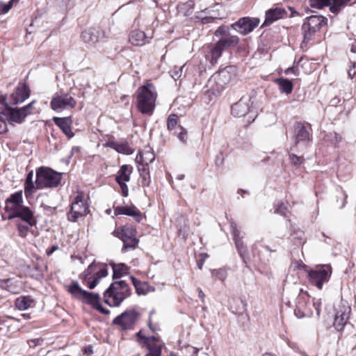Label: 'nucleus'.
Segmentation results:
<instances>
[{
    "instance_id": "nucleus-61",
    "label": "nucleus",
    "mask_w": 356,
    "mask_h": 356,
    "mask_svg": "<svg viewBox=\"0 0 356 356\" xmlns=\"http://www.w3.org/2000/svg\"><path fill=\"white\" fill-rule=\"evenodd\" d=\"M58 249V246L57 245H52L51 248H48L47 250V254L48 256H50L55 251H56Z\"/></svg>"
},
{
    "instance_id": "nucleus-45",
    "label": "nucleus",
    "mask_w": 356,
    "mask_h": 356,
    "mask_svg": "<svg viewBox=\"0 0 356 356\" xmlns=\"http://www.w3.org/2000/svg\"><path fill=\"white\" fill-rule=\"evenodd\" d=\"M211 273L221 281H224L227 276V272L224 269L221 268L218 270H211Z\"/></svg>"
},
{
    "instance_id": "nucleus-7",
    "label": "nucleus",
    "mask_w": 356,
    "mask_h": 356,
    "mask_svg": "<svg viewBox=\"0 0 356 356\" xmlns=\"http://www.w3.org/2000/svg\"><path fill=\"white\" fill-rule=\"evenodd\" d=\"M67 291L75 298L95 309L100 302L99 293L88 292L83 290L77 281H72L69 285Z\"/></svg>"
},
{
    "instance_id": "nucleus-48",
    "label": "nucleus",
    "mask_w": 356,
    "mask_h": 356,
    "mask_svg": "<svg viewBox=\"0 0 356 356\" xmlns=\"http://www.w3.org/2000/svg\"><path fill=\"white\" fill-rule=\"evenodd\" d=\"M275 213H279L282 216H285L287 213V207L286 206H284V204H282V203H278L276 205Z\"/></svg>"
},
{
    "instance_id": "nucleus-13",
    "label": "nucleus",
    "mask_w": 356,
    "mask_h": 356,
    "mask_svg": "<svg viewBox=\"0 0 356 356\" xmlns=\"http://www.w3.org/2000/svg\"><path fill=\"white\" fill-rule=\"evenodd\" d=\"M260 20L257 17H244L231 25L232 29L242 35H247L259 26Z\"/></svg>"
},
{
    "instance_id": "nucleus-41",
    "label": "nucleus",
    "mask_w": 356,
    "mask_h": 356,
    "mask_svg": "<svg viewBox=\"0 0 356 356\" xmlns=\"http://www.w3.org/2000/svg\"><path fill=\"white\" fill-rule=\"evenodd\" d=\"M307 300H309V297L307 293H300L297 298L296 307L300 309H306Z\"/></svg>"
},
{
    "instance_id": "nucleus-17",
    "label": "nucleus",
    "mask_w": 356,
    "mask_h": 356,
    "mask_svg": "<svg viewBox=\"0 0 356 356\" xmlns=\"http://www.w3.org/2000/svg\"><path fill=\"white\" fill-rule=\"evenodd\" d=\"M294 146L298 147V145H301L306 147L312 140V137L306 127L301 122H296L294 125Z\"/></svg>"
},
{
    "instance_id": "nucleus-23",
    "label": "nucleus",
    "mask_w": 356,
    "mask_h": 356,
    "mask_svg": "<svg viewBox=\"0 0 356 356\" xmlns=\"http://www.w3.org/2000/svg\"><path fill=\"white\" fill-rule=\"evenodd\" d=\"M114 213L115 216L126 215L134 217L138 222L142 218L141 212L135 206L116 207L114 208Z\"/></svg>"
},
{
    "instance_id": "nucleus-64",
    "label": "nucleus",
    "mask_w": 356,
    "mask_h": 356,
    "mask_svg": "<svg viewBox=\"0 0 356 356\" xmlns=\"http://www.w3.org/2000/svg\"><path fill=\"white\" fill-rule=\"evenodd\" d=\"M197 291H198V296H199V298L202 300V302H204L205 295L203 293L202 289L201 288H198L197 289Z\"/></svg>"
},
{
    "instance_id": "nucleus-58",
    "label": "nucleus",
    "mask_w": 356,
    "mask_h": 356,
    "mask_svg": "<svg viewBox=\"0 0 356 356\" xmlns=\"http://www.w3.org/2000/svg\"><path fill=\"white\" fill-rule=\"evenodd\" d=\"M348 76L350 79H353L356 74L355 63H351V65L349 67Z\"/></svg>"
},
{
    "instance_id": "nucleus-25",
    "label": "nucleus",
    "mask_w": 356,
    "mask_h": 356,
    "mask_svg": "<svg viewBox=\"0 0 356 356\" xmlns=\"http://www.w3.org/2000/svg\"><path fill=\"white\" fill-rule=\"evenodd\" d=\"M102 35L101 31L96 28H89L82 32L81 37L83 42L88 45L96 44Z\"/></svg>"
},
{
    "instance_id": "nucleus-18",
    "label": "nucleus",
    "mask_w": 356,
    "mask_h": 356,
    "mask_svg": "<svg viewBox=\"0 0 356 356\" xmlns=\"http://www.w3.org/2000/svg\"><path fill=\"white\" fill-rule=\"evenodd\" d=\"M23 195L22 191H17L11 194L5 201V211L9 214H13L19 208L22 207Z\"/></svg>"
},
{
    "instance_id": "nucleus-49",
    "label": "nucleus",
    "mask_w": 356,
    "mask_h": 356,
    "mask_svg": "<svg viewBox=\"0 0 356 356\" xmlns=\"http://www.w3.org/2000/svg\"><path fill=\"white\" fill-rule=\"evenodd\" d=\"M12 8V2L4 3L0 1V15L7 13Z\"/></svg>"
},
{
    "instance_id": "nucleus-50",
    "label": "nucleus",
    "mask_w": 356,
    "mask_h": 356,
    "mask_svg": "<svg viewBox=\"0 0 356 356\" xmlns=\"http://www.w3.org/2000/svg\"><path fill=\"white\" fill-rule=\"evenodd\" d=\"M116 182L119 184L120 187L122 196L127 197L129 195V188L127 185L126 184L127 181H116Z\"/></svg>"
},
{
    "instance_id": "nucleus-55",
    "label": "nucleus",
    "mask_w": 356,
    "mask_h": 356,
    "mask_svg": "<svg viewBox=\"0 0 356 356\" xmlns=\"http://www.w3.org/2000/svg\"><path fill=\"white\" fill-rule=\"evenodd\" d=\"M138 170L140 175L145 174V172H149V165H146L145 163H138Z\"/></svg>"
},
{
    "instance_id": "nucleus-38",
    "label": "nucleus",
    "mask_w": 356,
    "mask_h": 356,
    "mask_svg": "<svg viewBox=\"0 0 356 356\" xmlns=\"http://www.w3.org/2000/svg\"><path fill=\"white\" fill-rule=\"evenodd\" d=\"M123 241V246L122 252H125L129 250H134L139 242L138 239L136 238V236H134L131 238L124 239Z\"/></svg>"
},
{
    "instance_id": "nucleus-12",
    "label": "nucleus",
    "mask_w": 356,
    "mask_h": 356,
    "mask_svg": "<svg viewBox=\"0 0 356 356\" xmlns=\"http://www.w3.org/2000/svg\"><path fill=\"white\" fill-rule=\"evenodd\" d=\"M139 313L134 309L127 310L115 317L113 323L119 325L122 330H131L139 318Z\"/></svg>"
},
{
    "instance_id": "nucleus-63",
    "label": "nucleus",
    "mask_w": 356,
    "mask_h": 356,
    "mask_svg": "<svg viewBox=\"0 0 356 356\" xmlns=\"http://www.w3.org/2000/svg\"><path fill=\"white\" fill-rule=\"evenodd\" d=\"M33 171H30L26 176L25 183H31V184L33 183Z\"/></svg>"
},
{
    "instance_id": "nucleus-4",
    "label": "nucleus",
    "mask_w": 356,
    "mask_h": 356,
    "mask_svg": "<svg viewBox=\"0 0 356 356\" xmlns=\"http://www.w3.org/2000/svg\"><path fill=\"white\" fill-rule=\"evenodd\" d=\"M108 275V270L106 264L94 261L81 274L80 279L83 285L90 289H93L100 280Z\"/></svg>"
},
{
    "instance_id": "nucleus-57",
    "label": "nucleus",
    "mask_w": 356,
    "mask_h": 356,
    "mask_svg": "<svg viewBox=\"0 0 356 356\" xmlns=\"http://www.w3.org/2000/svg\"><path fill=\"white\" fill-rule=\"evenodd\" d=\"M7 131V124L5 119L0 116V134H4Z\"/></svg>"
},
{
    "instance_id": "nucleus-30",
    "label": "nucleus",
    "mask_w": 356,
    "mask_h": 356,
    "mask_svg": "<svg viewBox=\"0 0 356 356\" xmlns=\"http://www.w3.org/2000/svg\"><path fill=\"white\" fill-rule=\"evenodd\" d=\"M113 269V279L117 280L129 273V268L124 264H111Z\"/></svg>"
},
{
    "instance_id": "nucleus-26",
    "label": "nucleus",
    "mask_w": 356,
    "mask_h": 356,
    "mask_svg": "<svg viewBox=\"0 0 356 356\" xmlns=\"http://www.w3.org/2000/svg\"><path fill=\"white\" fill-rule=\"evenodd\" d=\"M105 145L115 149L120 154L129 155L133 153V149L127 142L117 143L115 141H108Z\"/></svg>"
},
{
    "instance_id": "nucleus-14",
    "label": "nucleus",
    "mask_w": 356,
    "mask_h": 356,
    "mask_svg": "<svg viewBox=\"0 0 356 356\" xmlns=\"http://www.w3.org/2000/svg\"><path fill=\"white\" fill-rule=\"evenodd\" d=\"M215 35L219 38L218 42L225 49L236 46L239 41L238 36L232 35L229 32V28L221 26L217 29L215 31Z\"/></svg>"
},
{
    "instance_id": "nucleus-21",
    "label": "nucleus",
    "mask_w": 356,
    "mask_h": 356,
    "mask_svg": "<svg viewBox=\"0 0 356 356\" xmlns=\"http://www.w3.org/2000/svg\"><path fill=\"white\" fill-rule=\"evenodd\" d=\"M29 95V86L25 83H19L15 91L11 95V99L14 104H18L28 99Z\"/></svg>"
},
{
    "instance_id": "nucleus-8",
    "label": "nucleus",
    "mask_w": 356,
    "mask_h": 356,
    "mask_svg": "<svg viewBox=\"0 0 356 356\" xmlns=\"http://www.w3.org/2000/svg\"><path fill=\"white\" fill-rule=\"evenodd\" d=\"M332 273V268L330 264L317 266L307 271L309 282L318 289H322L323 284L330 280Z\"/></svg>"
},
{
    "instance_id": "nucleus-19",
    "label": "nucleus",
    "mask_w": 356,
    "mask_h": 356,
    "mask_svg": "<svg viewBox=\"0 0 356 356\" xmlns=\"http://www.w3.org/2000/svg\"><path fill=\"white\" fill-rule=\"evenodd\" d=\"M250 99L248 97H242L238 102L232 106V114L238 118L245 116L246 114L252 113L250 107Z\"/></svg>"
},
{
    "instance_id": "nucleus-15",
    "label": "nucleus",
    "mask_w": 356,
    "mask_h": 356,
    "mask_svg": "<svg viewBox=\"0 0 356 356\" xmlns=\"http://www.w3.org/2000/svg\"><path fill=\"white\" fill-rule=\"evenodd\" d=\"M76 104V100L68 93L56 94L51 101V107L56 111L74 108Z\"/></svg>"
},
{
    "instance_id": "nucleus-43",
    "label": "nucleus",
    "mask_w": 356,
    "mask_h": 356,
    "mask_svg": "<svg viewBox=\"0 0 356 356\" xmlns=\"http://www.w3.org/2000/svg\"><path fill=\"white\" fill-rule=\"evenodd\" d=\"M174 134H176L177 138L182 142H185L187 139V131L181 126H178L176 128Z\"/></svg>"
},
{
    "instance_id": "nucleus-56",
    "label": "nucleus",
    "mask_w": 356,
    "mask_h": 356,
    "mask_svg": "<svg viewBox=\"0 0 356 356\" xmlns=\"http://www.w3.org/2000/svg\"><path fill=\"white\" fill-rule=\"evenodd\" d=\"M42 341H43L42 339L38 338V339H31V340L28 341V343L31 348H34L37 346L41 345Z\"/></svg>"
},
{
    "instance_id": "nucleus-32",
    "label": "nucleus",
    "mask_w": 356,
    "mask_h": 356,
    "mask_svg": "<svg viewBox=\"0 0 356 356\" xmlns=\"http://www.w3.org/2000/svg\"><path fill=\"white\" fill-rule=\"evenodd\" d=\"M115 232L118 233V236L120 238L122 241L136 236V229L130 225L122 226L120 232L116 230Z\"/></svg>"
},
{
    "instance_id": "nucleus-44",
    "label": "nucleus",
    "mask_w": 356,
    "mask_h": 356,
    "mask_svg": "<svg viewBox=\"0 0 356 356\" xmlns=\"http://www.w3.org/2000/svg\"><path fill=\"white\" fill-rule=\"evenodd\" d=\"M184 67V65H182L179 67H175L170 71L171 76L174 80H177L181 76Z\"/></svg>"
},
{
    "instance_id": "nucleus-51",
    "label": "nucleus",
    "mask_w": 356,
    "mask_h": 356,
    "mask_svg": "<svg viewBox=\"0 0 356 356\" xmlns=\"http://www.w3.org/2000/svg\"><path fill=\"white\" fill-rule=\"evenodd\" d=\"M329 139L334 145H337L338 143H339L341 141L342 138L339 134L334 132V133L330 134Z\"/></svg>"
},
{
    "instance_id": "nucleus-6",
    "label": "nucleus",
    "mask_w": 356,
    "mask_h": 356,
    "mask_svg": "<svg viewBox=\"0 0 356 356\" xmlns=\"http://www.w3.org/2000/svg\"><path fill=\"white\" fill-rule=\"evenodd\" d=\"M327 18L322 15H312L307 17L302 25V34L303 40L301 47H307L313 35L318 32L323 26L326 24Z\"/></svg>"
},
{
    "instance_id": "nucleus-1",
    "label": "nucleus",
    "mask_w": 356,
    "mask_h": 356,
    "mask_svg": "<svg viewBox=\"0 0 356 356\" xmlns=\"http://www.w3.org/2000/svg\"><path fill=\"white\" fill-rule=\"evenodd\" d=\"M236 76V67L227 66L214 73L208 80L206 88L207 91L213 95H219L225 86L228 84Z\"/></svg>"
},
{
    "instance_id": "nucleus-35",
    "label": "nucleus",
    "mask_w": 356,
    "mask_h": 356,
    "mask_svg": "<svg viewBox=\"0 0 356 356\" xmlns=\"http://www.w3.org/2000/svg\"><path fill=\"white\" fill-rule=\"evenodd\" d=\"M129 278L138 295H146L149 292V286L147 282H140L133 276H130Z\"/></svg>"
},
{
    "instance_id": "nucleus-34",
    "label": "nucleus",
    "mask_w": 356,
    "mask_h": 356,
    "mask_svg": "<svg viewBox=\"0 0 356 356\" xmlns=\"http://www.w3.org/2000/svg\"><path fill=\"white\" fill-rule=\"evenodd\" d=\"M225 49L217 42L211 46L209 54L211 55V63L215 65L217 63L218 58L222 56V53Z\"/></svg>"
},
{
    "instance_id": "nucleus-40",
    "label": "nucleus",
    "mask_w": 356,
    "mask_h": 356,
    "mask_svg": "<svg viewBox=\"0 0 356 356\" xmlns=\"http://www.w3.org/2000/svg\"><path fill=\"white\" fill-rule=\"evenodd\" d=\"M309 1L311 7L321 9L325 6L330 7L332 0H309Z\"/></svg>"
},
{
    "instance_id": "nucleus-20",
    "label": "nucleus",
    "mask_w": 356,
    "mask_h": 356,
    "mask_svg": "<svg viewBox=\"0 0 356 356\" xmlns=\"http://www.w3.org/2000/svg\"><path fill=\"white\" fill-rule=\"evenodd\" d=\"M8 220L18 218L17 221L22 222H36L34 216V212L28 207L23 206L13 214H9Z\"/></svg>"
},
{
    "instance_id": "nucleus-39",
    "label": "nucleus",
    "mask_w": 356,
    "mask_h": 356,
    "mask_svg": "<svg viewBox=\"0 0 356 356\" xmlns=\"http://www.w3.org/2000/svg\"><path fill=\"white\" fill-rule=\"evenodd\" d=\"M351 0H332L330 10L332 13H338Z\"/></svg>"
},
{
    "instance_id": "nucleus-5",
    "label": "nucleus",
    "mask_w": 356,
    "mask_h": 356,
    "mask_svg": "<svg viewBox=\"0 0 356 356\" xmlns=\"http://www.w3.org/2000/svg\"><path fill=\"white\" fill-rule=\"evenodd\" d=\"M61 178V173L50 168L42 166L36 171L35 188L42 189L56 187L60 184Z\"/></svg>"
},
{
    "instance_id": "nucleus-27",
    "label": "nucleus",
    "mask_w": 356,
    "mask_h": 356,
    "mask_svg": "<svg viewBox=\"0 0 356 356\" xmlns=\"http://www.w3.org/2000/svg\"><path fill=\"white\" fill-rule=\"evenodd\" d=\"M155 159V155L149 148H147L142 152H140L136 158L137 163H145L146 165H149Z\"/></svg>"
},
{
    "instance_id": "nucleus-54",
    "label": "nucleus",
    "mask_w": 356,
    "mask_h": 356,
    "mask_svg": "<svg viewBox=\"0 0 356 356\" xmlns=\"http://www.w3.org/2000/svg\"><path fill=\"white\" fill-rule=\"evenodd\" d=\"M294 314L296 317L300 318H303L307 315L306 309H300L297 307H296V309H294Z\"/></svg>"
},
{
    "instance_id": "nucleus-53",
    "label": "nucleus",
    "mask_w": 356,
    "mask_h": 356,
    "mask_svg": "<svg viewBox=\"0 0 356 356\" xmlns=\"http://www.w3.org/2000/svg\"><path fill=\"white\" fill-rule=\"evenodd\" d=\"M156 341H157V339L155 337H143V341H140V345L145 346V342L149 344H155Z\"/></svg>"
},
{
    "instance_id": "nucleus-60",
    "label": "nucleus",
    "mask_w": 356,
    "mask_h": 356,
    "mask_svg": "<svg viewBox=\"0 0 356 356\" xmlns=\"http://www.w3.org/2000/svg\"><path fill=\"white\" fill-rule=\"evenodd\" d=\"M67 8H71L74 5V0H60Z\"/></svg>"
},
{
    "instance_id": "nucleus-59",
    "label": "nucleus",
    "mask_w": 356,
    "mask_h": 356,
    "mask_svg": "<svg viewBox=\"0 0 356 356\" xmlns=\"http://www.w3.org/2000/svg\"><path fill=\"white\" fill-rule=\"evenodd\" d=\"M96 310L99 311L100 313L103 314H108L110 313L109 309L104 308L102 307V305L99 303L95 308Z\"/></svg>"
},
{
    "instance_id": "nucleus-10",
    "label": "nucleus",
    "mask_w": 356,
    "mask_h": 356,
    "mask_svg": "<svg viewBox=\"0 0 356 356\" xmlns=\"http://www.w3.org/2000/svg\"><path fill=\"white\" fill-rule=\"evenodd\" d=\"M350 307L346 303L341 302L338 309H337L334 326L339 332H343L346 327H353V325L348 323V320L350 317Z\"/></svg>"
},
{
    "instance_id": "nucleus-22",
    "label": "nucleus",
    "mask_w": 356,
    "mask_h": 356,
    "mask_svg": "<svg viewBox=\"0 0 356 356\" xmlns=\"http://www.w3.org/2000/svg\"><path fill=\"white\" fill-rule=\"evenodd\" d=\"M53 120L55 124L62 130L63 134H65L68 138H72L74 137V134L73 133L71 128L72 120L70 117H54Z\"/></svg>"
},
{
    "instance_id": "nucleus-47",
    "label": "nucleus",
    "mask_w": 356,
    "mask_h": 356,
    "mask_svg": "<svg viewBox=\"0 0 356 356\" xmlns=\"http://www.w3.org/2000/svg\"><path fill=\"white\" fill-rule=\"evenodd\" d=\"M290 161L293 165L298 167L302 163V158L301 156H298L296 154H290Z\"/></svg>"
},
{
    "instance_id": "nucleus-9",
    "label": "nucleus",
    "mask_w": 356,
    "mask_h": 356,
    "mask_svg": "<svg viewBox=\"0 0 356 356\" xmlns=\"http://www.w3.org/2000/svg\"><path fill=\"white\" fill-rule=\"evenodd\" d=\"M36 103L35 100L22 108H11L8 107L6 109V115L7 119L11 122L21 124L29 115L33 114L35 111L34 104Z\"/></svg>"
},
{
    "instance_id": "nucleus-3",
    "label": "nucleus",
    "mask_w": 356,
    "mask_h": 356,
    "mask_svg": "<svg viewBox=\"0 0 356 356\" xmlns=\"http://www.w3.org/2000/svg\"><path fill=\"white\" fill-rule=\"evenodd\" d=\"M131 295L130 288L124 280L115 281L104 293L105 303L111 307H118Z\"/></svg>"
},
{
    "instance_id": "nucleus-29",
    "label": "nucleus",
    "mask_w": 356,
    "mask_h": 356,
    "mask_svg": "<svg viewBox=\"0 0 356 356\" xmlns=\"http://www.w3.org/2000/svg\"><path fill=\"white\" fill-rule=\"evenodd\" d=\"M35 303L31 296H20L15 300V306L19 310H26L33 307Z\"/></svg>"
},
{
    "instance_id": "nucleus-24",
    "label": "nucleus",
    "mask_w": 356,
    "mask_h": 356,
    "mask_svg": "<svg viewBox=\"0 0 356 356\" xmlns=\"http://www.w3.org/2000/svg\"><path fill=\"white\" fill-rule=\"evenodd\" d=\"M286 15L284 9L281 8H275L269 9L266 12V19L261 26H268L273 22L282 18Z\"/></svg>"
},
{
    "instance_id": "nucleus-11",
    "label": "nucleus",
    "mask_w": 356,
    "mask_h": 356,
    "mask_svg": "<svg viewBox=\"0 0 356 356\" xmlns=\"http://www.w3.org/2000/svg\"><path fill=\"white\" fill-rule=\"evenodd\" d=\"M89 212L86 202L81 194L77 195L71 204L70 211L67 213V219L75 222L79 218L83 217Z\"/></svg>"
},
{
    "instance_id": "nucleus-52",
    "label": "nucleus",
    "mask_w": 356,
    "mask_h": 356,
    "mask_svg": "<svg viewBox=\"0 0 356 356\" xmlns=\"http://www.w3.org/2000/svg\"><path fill=\"white\" fill-rule=\"evenodd\" d=\"M35 188L33 183H25L24 184V193L26 197L31 195L33 190Z\"/></svg>"
},
{
    "instance_id": "nucleus-62",
    "label": "nucleus",
    "mask_w": 356,
    "mask_h": 356,
    "mask_svg": "<svg viewBox=\"0 0 356 356\" xmlns=\"http://www.w3.org/2000/svg\"><path fill=\"white\" fill-rule=\"evenodd\" d=\"M154 312H154V310H152V311L149 312V320H148V326H149V329H150L152 331H153V332H154V331H155V330H154V328H153V327H152V315L154 314Z\"/></svg>"
},
{
    "instance_id": "nucleus-33",
    "label": "nucleus",
    "mask_w": 356,
    "mask_h": 356,
    "mask_svg": "<svg viewBox=\"0 0 356 356\" xmlns=\"http://www.w3.org/2000/svg\"><path fill=\"white\" fill-rule=\"evenodd\" d=\"M37 222H22L16 221V227L18 234L21 237H26L30 231V229L36 225Z\"/></svg>"
},
{
    "instance_id": "nucleus-42",
    "label": "nucleus",
    "mask_w": 356,
    "mask_h": 356,
    "mask_svg": "<svg viewBox=\"0 0 356 356\" xmlns=\"http://www.w3.org/2000/svg\"><path fill=\"white\" fill-rule=\"evenodd\" d=\"M178 116L175 114H171L168 116L167 120V127L169 130H176Z\"/></svg>"
},
{
    "instance_id": "nucleus-28",
    "label": "nucleus",
    "mask_w": 356,
    "mask_h": 356,
    "mask_svg": "<svg viewBox=\"0 0 356 356\" xmlns=\"http://www.w3.org/2000/svg\"><path fill=\"white\" fill-rule=\"evenodd\" d=\"M145 33L139 30H134L130 33L129 42L135 46H142L145 44Z\"/></svg>"
},
{
    "instance_id": "nucleus-46",
    "label": "nucleus",
    "mask_w": 356,
    "mask_h": 356,
    "mask_svg": "<svg viewBox=\"0 0 356 356\" xmlns=\"http://www.w3.org/2000/svg\"><path fill=\"white\" fill-rule=\"evenodd\" d=\"M141 177V185L143 186H149L151 183L149 172H145V174L140 175Z\"/></svg>"
},
{
    "instance_id": "nucleus-31",
    "label": "nucleus",
    "mask_w": 356,
    "mask_h": 356,
    "mask_svg": "<svg viewBox=\"0 0 356 356\" xmlns=\"http://www.w3.org/2000/svg\"><path fill=\"white\" fill-rule=\"evenodd\" d=\"M132 170V166L126 164L122 165L116 175L115 181H129Z\"/></svg>"
},
{
    "instance_id": "nucleus-16",
    "label": "nucleus",
    "mask_w": 356,
    "mask_h": 356,
    "mask_svg": "<svg viewBox=\"0 0 356 356\" xmlns=\"http://www.w3.org/2000/svg\"><path fill=\"white\" fill-rule=\"evenodd\" d=\"M231 232L233 236V239L235 243L236 248L241 257L243 261L247 265L249 261V257L247 255L246 247L243 245L242 241V236H241V232L237 228L235 222H231L230 224Z\"/></svg>"
},
{
    "instance_id": "nucleus-36",
    "label": "nucleus",
    "mask_w": 356,
    "mask_h": 356,
    "mask_svg": "<svg viewBox=\"0 0 356 356\" xmlns=\"http://www.w3.org/2000/svg\"><path fill=\"white\" fill-rule=\"evenodd\" d=\"M279 89L281 92L290 94L293 90V84L291 81L286 79L280 78L276 79Z\"/></svg>"
},
{
    "instance_id": "nucleus-2",
    "label": "nucleus",
    "mask_w": 356,
    "mask_h": 356,
    "mask_svg": "<svg viewBox=\"0 0 356 356\" xmlns=\"http://www.w3.org/2000/svg\"><path fill=\"white\" fill-rule=\"evenodd\" d=\"M137 108L143 114L152 115L157 97L156 91L152 83H147L137 90Z\"/></svg>"
},
{
    "instance_id": "nucleus-37",
    "label": "nucleus",
    "mask_w": 356,
    "mask_h": 356,
    "mask_svg": "<svg viewBox=\"0 0 356 356\" xmlns=\"http://www.w3.org/2000/svg\"><path fill=\"white\" fill-rule=\"evenodd\" d=\"M143 348H145L147 350V353L145 356H161V346L157 344H149L146 342L145 346H141Z\"/></svg>"
}]
</instances>
